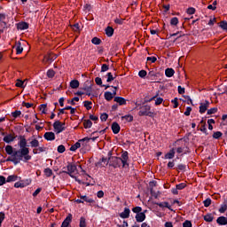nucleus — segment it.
<instances>
[{"label": "nucleus", "instance_id": "1", "mask_svg": "<svg viewBox=\"0 0 227 227\" xmlns=\"http://www.w3.org/2000/svg\"><path fill=\"white\" fill-rule=\"evenodd\" d=\"M20 146V150L13 151V147L12 145L5 146V152L7 155H11L7 160L13 162L14 164H19L20 160L24 162H27V160H31V155H29V148H27V140L26 137H20V141L18 143Z\"/></svg>", "mask_w": 227, "mask_h": 227}, {"label": "nucleus", "instance_id": "2", "mask_svg": "<svg viewBox=\"0 0 227 227\" xmlns=\"http://www.w3.org/2000/svg\"><path fill=\"white\" fill-rule=\"evenodd\" d=\"M122 164V168H129V153L124 152L121 155L120 158L114 157L113 158V163L112 166L113 168H120Z\"/></svg>", "mask_w": 227, "mask_h": 227}, {"label": "nucleus", "instance_id": "3", "mask_svg": "<svg viewBox=\"0 0 227 227\" xmlns=\"http://www.w3.org/2000/svg\"><path fill=\"white\" fill-rule=\"evenodd\" d=\"M30 146L33 149V153L36 155V153H42V152H45V149L43 147H40V142L36 138H30L29 139Z\"/></svg>", "mask_w": 227, "mask_h": 227}, {"label": "nucleus", "instance_id": "4", "mask_svg": "<svg viewBox=\"0 0 227 227\" xmlns=\"http://www.w3.org/2000/svg\"><path fill=\"white\" fill-rule=\"evenodd\" d=\"M67 175H69V176H71L72 178H74L76 182H78V184H82L81 179H78L77 177L74 176V172L77 171V166H75V164L74 163H68L67 166Z\"/></svg>", "mask_w": 227, "mask_h": 227}, {"label": "nucleus", "instance_id": "5", "mask_svg": "<svg viewBox=\"0 0 227 227\" xmlns=\"http://www.w3.org/2000/svg\"><path fill=\"white\" fill-rule=\"evenodd\" d=\"M53 129L56 134H61L65 130V122L57 121L53 123Z\"/></svg>", "mask_w": 227, "mask_h": 227}, {"label": "nucleus", "instance_id": "6", "mask_svg": "<svg viewBox=\"0 0 227 227\" xmlns=\"http://www.w3.org/2000/svg\"><path fill=\"white\" fill-rule=\"evenodd\" d=\"M31 184V179H26L24 181L21 182H17L14 184V187L16 189H23V187H27V185H29Z\"/></svg>", "mask_w": 227, "mask_h": 227}, {"label": "nucleus", "instance_id": "7", "mask_svg": "<svg viewBox=\"0 0 227 227\" xmlns=\"http://www.w3.org/2000/svg\"><path fill=\"white\" fill-rule=\"evenodd\" d=\"M114 90H113V92H110V91L105 92V98L108 102H110L112 98H114V97H116V90H118V87H114Z\"/></svg>", "mask_w": 227, "mask_h": 227}, {"label": "nucleus", "instance_id": "8", "mask_svg": "<svg viewBox=\"0 0 227 227\" xmlns=\"http://www.w3.org/2000/svg\"><path fill=\"white\" fill-rule=\"evenodd\" d=\"M209 106H210V102H208L207 100L204 103H200V113L201 114H203V113H206L207 109H208Z\"/></svg>", "mask_w": 227, "mask_h": 227}, {"label": "nucleus", "instance_id": "9", "mask_svg": "<svg viewBox=\"0 0 227 227\" xmlns=\"http://www.w3.org/2000/svg\"><path fill=\"white\" fill-rule=\"evenodd\" d=\"M121 219H129L130 217V208L125 207L123 212L120 213Z\"/></svg>", "mask_w": 227, "mask_h": 227}, {"label": "nucleus", "instance_id": "10", "mask_svg": "<svg viewBox=\"0 0 227 227\" xmlns=\"http://www.w3.org/2000/svg\"><path fill=\"white\" fill-rule=\"evenodd\" d=\"M150 106H145L144 107L141 108V110L139 111V115L140 116H148L150 114Z\"/></svg>", "mask_w": 227, "mask_h": 227}, {"label": "nucleus", "instance_id": "11", "mask_svg": "<svg viewBox=\"0 0 227 227\" xmlns=\"http://www.w3.org/2000/svg\"><path fill=\"white\" fill-rule=\"evenodd\" d=\"M145 212H146V210L145 212L138 213L136 215L135 219H136L137 223H143V221H145V219H146V215L145 214Z\"/></svg>", "mask_w": 227, "mask_h": 227}, {"label": "nucleus", "instance_id": "12", "mask_svg": "<svg viewBox=\"0 0 227 227\" xmlns=\"http://www.w3.org/2000/svg\"><path fill=\"white\" fill-rule=\"evenodd\" d=\"M43 137L46 141H54L56 139V135L54 132H46Z\"/></svg>", "mask_w": 227, "mask_h": 227}, {"label": "nucleus", "instance_id": "13", "mask_svg": "<svg viewBox=\"0 0 227 227\" xmlns=\"http://www.w3.org/2000/svg\"><path fill=\"white\" fill-rule=\"evenodd\" d=\"M72 223V214H69L63 221L61 227H68Z\"/></svg>", "mask_w": 227, "mask_h": 227}, {"label": "nucleus", "instance_id": "14", "mask_svg": "<svg viewBox=\"0 0 227 227\" xmlns=\"http://www.w3.org/2000/svg\"><path fill=\"white\" fill-rule=\"evenodd\" d=\"M216 223H217V224H220V226H226V224H227V218L224 217V216H219L216 219Z\"/></svg>", "mask_w": 227, "mask_h": 227}, {"label": "nucleus", "instance_id": "15", "mask_svg": "<svg viewBox=\"0 0 227 227\" xmlns=\"http://www.w3.org/2000/svg\"><path fill=\"white\" fill-rule=\"evenodd\" d=\"M114 100L119 104V106H125L127 104V100L121 97H115Z\"/></svg>", "mask_w": 227, "mask_h": 227}, {"label": "nucleus", "instance_id": "16", "mask_svg": "<svg viewBox=\"0 0 227 227\" xmlns=\"http://www.w3.org/2000/svg\"><path fill=\"white\" fill-rule=\"evenodd\" d=\"M4 143H12V141H15V135L9 134L4 137Z\"/></svg>", "mask_w": 227, "mask_h": 227}, {"label": "nucleus", "instance_id": "17", "mask_svg": "<svg viewBox=\"0 0 227 227\" xmlns=\"http://www.w3.org/2000/svg\"><path fill=\"white\" fill-rule=\"evenodd\" d=\"M120 129H121L120 124H118V122H113L112 130H113L114 134H119Z\"/></svg>", "mask_w": 227, "mask_h": 227}, {"label": "nucleus", "instance_id": "18", "mask_svg": "<svg viewBox=\"0 0 227 227\" xmlns=\"http://www.w3.org/2000/svg\"><path fill=\"white\" fill-rule=\"evenodd\" d=\"M175 149H171L168 153H167L164 156V159L166 160H171L175 158Z\"/></svg>", "mask_w": 227, "mask_h": 227}, {"label": "nucleus", "instance_id": "19", "mask_svg": "<svg viewBox=\"0 0 227 227\" xmlns=\"http://www.w3.org/2000/svg\"><path fill=\"white\" fill-rule=\"evenodd\" d=\"M160 208H168V210H171V205H169V202H158L156 203Z\"/></svg>", "mask_w": 227, "mask_h": 227}, {"label": "nucleus", "instance_id": "20", "mask_svg": "<svg viewBox=\"0 0 227 227\" xmlns=\"http://www.w3.org/2000/svg\"><path fill=\"white\" fill-rule=\"evenodd\" d=\"M27 27H29V25H27V23L26 22H20V23H18L17 25V28L20 29V31H24V29H27Z\"/></svg>", "mask_w": 227, "mask_h": 227}, {"label": "nucleus", "instance_id": "21", "mask_svg": "<svg viewBox=\"0 0 227 227\" xmlns=\"http://www.w3.org/2000/svg\"><path fill=\"white\" fill-rule=\"evenodd\" d=\"M165 75H166V77H173V75H175V69L167 68L165 70Z\"/></svg>", "mask_w": 227, "mask_h": 227}, {"label": "nucleus", "instance_id": "22", "mask_svg": "<svg viewBox=\"0 0 227 227\" xmlns=\"http://www.w3.org/2000/svg\"><path fill=\"white\" fill-rule=\"evenodd\" d=\"M106 36H113V35H114V28H113V27H107L106 28Z\"/></svg>", "mask_w": 227, "mask_h": 227}, {"label": "nucleus", "instance_id": "23", "mask_svg": "<svg viewBox=\"0 0 227 227\" xmlns=\"http://www.w3.org/2000/svg\"><path fill=\"white\" fill-rule=\"evenodd\" d=\"M80 198L82 201H86V203H93L95 201V200H93V199H91L86 195H81Z\"/></svg>", "mask_w": 227, "mask_h": 227}, {"label": "nucleus", "instance_id": "24", "mask_svg": "<svg viewBox=\"0 0 227 227\" xmlns=\"http://www.w3.org/2000/svg\"><path fill=\"white\" fill-rule=\"evenodd\" d=\"M70 87L73 89V90H77V88L79 87V81L77 80H72L70 82Z\"/></svg>", "mask_w": 227, "mask_h": 227}, {"label": "nucleus", "instance_id": "25", "mask_svg": "<svg viewBox=\"0 0 227 227\" xmlns=\"http://www.w3.org/2000/svg\"><path fill=\"white\" fill-rule=\"evenodd\" d=\"M93 125V122H91L90 120H85L83 121V126L84 129H91V126Z\"/></svg>", "mask_w": 227, "mask_h": 227}, {"label": "nucleus", "instance_id": "26", "mask_svg": "<svg viewBox=\"0 0 227 227\" xmlns=\"http://www.w3.org/2000/svg\"><path fill=\"white\" fill-rule=\"evenodd\" d=\"M19 178V176H17L16 175H12V176H9L6 179V182L7 183H10V182H17V179Z\"/></svg>", "mask_w": 227, "mask_h": 227}, {"label": "nucleus", "instance_id": "27", "mask_svg": "<svg viewBox=\"0 0 227 227\" xmlns=\"http://www.w3.org/2000/svg\"><path fill=\"white\" fill-rule=\"evenodd\" d=\"M39 109L43 114H47V105L45 104L41 105Z\"/></svg>", "mask_w": 227, "mask_h": 227}, {"label": "nucleus", "instance_id": "28", "mask_svg": "<svg viewBox=\"0 0 227 227\" xmlns=\"http://www.w3.org/2000/svg\"><path fill=\"white\" fill-rule=\"evenodd\" d=\"M23 51H24V48H22V45H20V43H19L16 46V53L22 54Z\"/></svg>", "mask_w": 227, "mask_h": 227}, {"label": "nucleus", "instance_id": "29", "mask_svg": "<svg viewBox=\"0 0 227 227\" xmlns=\"http://www.w3.org/2000/svg\"><path fill=\"white\" fill-rule=\"evenodd\" d=\"M81 146V143L76 142L74 145H72L70 147V151L71 152H75L76 150H78V148Z\"/></svg>", "mask_w": 227, "mask_h": 227}, {"label": "nucleus", "instance_id": "30", "mask_svg": "<svg viewBox=\"0 0 227 227\" xmlns=\"http://www.w3.org/2000/svg\"><path fill=\"white\" fill-rule=\"evenodd\" d=\"M142 211H143V208L141 207H135L132 208V212L137 215L141 214Z\"/></svg>", "mask_w": 227, "mask_h": 227}, {"label": "nucleus", "instance_id": "31", "mask_svg": "<svg viewBox=\"0 0 227 227\" xmlns=\"http://www.w3.org/2000/svg\"><path fill=\"white\" fill-rule=\"evenodd\" d=\"M204 221L207 223H212V221H214V216H212V215H206L204 216Z\"/></svg>", "mask_w": 227, "mask_h": 227}, {"label": "nucleus", "instance_id": "32", "mask_svg": "<svg viewBox=\"0 0 227 227\" xmlns=\"http://www.w3.org/2000/svg\"><path fill=\"white\" fill-rule=\"evenodd\" d=\"M178 18L174 17L170 20V26H178Z\"/></svg>", "mask_w": 227, "mask_h": 227}, {"label": "nucleus", "instance_id": "33", "mask_svg": "<svg viewBox=\"0 0 227 227\" xmlns=\"http://www.w3.org/2000/svg\"><path fill=\"white\" fill-rule=\"evenodd\" d=\"M20 114H22V112H20L19 110H16V111L12 113V116L14 119L19 118L20 116Z\"/></svg>", "mask_w": 227, "mask_h": 227}, {"label": "nucleus", "instance_id": "34", "mask_svg": "<svg viewBox=\"0 0 227 227\" xmlns=\"http://www.w3.org/2000/svg\"><path fill=\"white\" fill-rule=\"evenodd\" d=\"M54 75H56V72H54V70L49 69L47 71V77H49L50 79H52V77H54Z\"/></svg>", "mask_w": 227, "mask_h": 227}, {"label": "nucleus", "instance_id": "35", "mask_svg": "<svg viewBox=\"0 0 227 227\" xmlns=\"http://www.w3.org/2000/svg\"><path fill=\"white\" fill-rule=\"evenodd\" d=\"M217 22L215 17H210L209 21L207 22V26H214Z\"/></svg>", "mask_w": 227, "mask_h": 227}, {"label": "nucleus", "instance_id": "36", "mask_svg": "<svg viewBox=\"0 0 227 227\" xmlns=\"http://www.w3.org/2000/svg\"><path fill=\"white\" fill-rule=\"evenodd\" d=\"M101 42H102V41H101L99 38H98V37H94V38H92V40H91V43H92L94 45H100Z\"/></svg>", "mask_w": 227, "mask_h": 227}, {"label": "nucleus", "instance_id": "37", "mask_svg": "<svg viewBox=\"0 0 227 227\" xmlns=\"http://www.w3.org/2000/svg\"><path fill=\"white\" fill-rule=\"evenodd\" d=\"M44 175L45 176H52V169L47 168L44 169Z\"/></svg>", "mask_w": 227, "mask_h": 227}, {"label": "nucleus", "instance_id": "38", "mask_svg": "<svg viewBox=\"0 0 227 227\" xmlns=\"http://www.w3.org/2000/svg\"><path fill=\"white\" fill-rule=\"evenodd\" d=\"M91 101H84L83 106L86 107L87 111H90L91 109Z\"/></svg>", "mask_w": 227, "mask_h": 227}, {"label": "nucleus", "instance_id": "39", "mask_svg": "<svg viewBox=\"0 0 227 227\" xmlns=\"http://www.w3.org/2000/svg\"><path fill=\"white\" fill-rule=\"evenodd\" d=\"M223 137V133L221 131H216L213 134L214 139H219V137Z\"/></svg>", "mask_w": 227, "mask_h": 227}, {"label": "nucleus", "instance_id": "40", "mask_svg": "<svg viewBox=\"0 0 227 227\" xmlns=\"http://www.w3.org/2000/svg\"><path fill=\"white\" fill-rule=\"evenodd\" d=\"M80 227H86V218L84 217H81L80 218V224H79Z\"/></svg>", "mask_w": 227, "mask_h": 227}, {"label": "nucleus", "instance_id": "41", "mask_svg": "<svg viewBox=\"0 0 227 227\" xmlns=\"http://www.w3.org/2000/svg\"><path fill=\"white\" fill-rule=\"evenodd\" d=\"M106 75H107V79H106L107 82H112V81H114V76H113L112 73H107Z\"/></svg>", "mask_w": 227, "mask_h": 227}, {"label": "nucleus", "instance_id": "42", "mask_svg": "<svg viewBox=\"0 0 227 227\" xmlns=\"http://www.w3.org/2000/svg\"><path fill=\"white\" fill-rule=\"evenodd\" d=\"M227 210V205L226 204H223L221 206V207L219 208V212L220 214H224Z\"/></svg>", "mask_w": 227, "mask_h": 227}, {"label": "nucleus", "instance_id": "43", "mask_svg": "<svg viewBox=\"0 0 227 227\" xmlns=\"http://www.w3.org/2000/svg\"><path fill=\"white\" fill-rule=\"evenodd\" d=\"M171 102L173 103L174 109H176V107H178V98H175Z\"/></svg>", "mask_w": 227, "mask_h": 227}, {"label": "nucleus", "instance_id": "44", "mask_svg": "<svg viewBox=\"0 0 227 227\" xmlns=\"http://www.w3.org/2000/svg\"><path fill=\"white\" fill-rule=\"evenodd\" d=\"M219 26H220V27L223 28L224 31H227V22H226V21H221Z\"/></svg>", "mask_w": 227, "mask_h": 227}, {"label": "nucleus", "instance_id": "45", "mask_svg": "<svg viewBox=\"0 0 227 227\" xmlns=\"http://www.w3.org/2000/svg\"><path fill=\"white\" fill-rule=\"evenodd\" d=\"M65 150H66L65 145H60L58 146L59 153H65Z\"/></svg>", "mask_w": 227, "mask_h": 227}, {"label": "nucleus", "instance_id": "46", "mask_svg": "<svg viewBox=\"0 0 227 227\" xmlns=\"http://www.w3.org/2000/svg\"><path fill=\"white\" fill-rule=\"evenodd\" d=\"M176 188L177 189V191H182V189H185V183L176 184Z\"/></svg>", "mask_w": 227, "mask_h": 227}, {"label": "nucleus", "instance_id": "47", "mask_svg": "<svg viewBox=\"0 0 227 227\" xmlns=\"http://www.w3.org/2000/svg\"><path fill=\"white\" fill-rule=\"evenodd\" d=\"M122 120H126L127 121H132L134 120V117L132 115H125L122 116Z\"/></svg>", "mask_w": 227, "mask_h": 227}, {"label": "nucleus", "instance_id": "48", "mask_svg": "<svg viewBox=\"0 0 227 227\" xmlns=\"http://www.w3.org/2000/svg\"><path fill=\"white\" fill-rule=\"evenodd\" d=\"M217 113V107H213L207 110V114H215Z\"/></svg>", "mask_w": 227, "mask_h": 227}, {"label": "nucleus", "instance_id": "49", "mask_svg": "<svg viewBox=\"0 0 227 227\" xmlns=\"http://www.w3.org/2000/svg\"><path fill=\"white\" fill-rule=\"evenodd\" d=\"M191 111H192V108L191 106H187L184 112V116H191Z\"/></svg>", "mask_w": 227, "mask_h": 227}, {"label": "nucleus", "instance_id": "50", "mask_svg": "<svg viewBox=\"0 0 227 227\" xmlns=\"http://www.w3.org/2000/svg\"><path fill=\"white\" fill-rule=\"evenodd\" d=\"M183 227H192V223H191V221H189V220H186L183 223Z\"/></svg>", "mask_w": 227, "mask_h": 227}, {"label": "nucleus", "instance_id": "51", "mask_svg": "<svg viewBox=\"0 0 227 227\" xmlns=\"http://www.w3.org/2000/svg\"><path fill=\"white\" fill-rule=\"evenodd\" d=\"M107 118H109V115H107V114H102L100 116L101 121H106Z\"/></svg>", "mask_w": 227, "mask_h": 227}, {"label": "nucleus", "instance_id": "52", "mask_svg": "<svg viewBox=\"0 0 227 227\" xmlns=\"http://www.w3.org/2000/svg\"><path fill=\"white\" fill-rule=\"evenodd\" d=\"M164 102V99L162 98H157L155 100V106H160Z\"/></svg>", "mask_w": 227, "mask_h": 227}, {"label": "nucleus", "instance_id": "53", "mask_svg": "<svg viewBox=\"0 0 227 227\" xmlns=\"http://www.w3.org/2000/svg\"><path fill=\"white\" fill-rule=\"evenodd\" d=\"M195 12H196V9H194V8H192V7H190V8H188V10H187L188 15H194Z\"/></svg>", "mask_w": 227, "mask_h": 227}, {"label": "nucleus", "instance_id": "54", "mask_svg": "<svg viewBox=\"0 0 227 227\" xmlns=\"http://www.w3.org/2000/svg\"><path fill=\"white\" fill-rule=\"evenodd\" d=\"M204 207H208L209 205H212V200L207 199L203 201Z\"/></svg>", "mask_w": 227, "mask_h": 227}, {"label": "nucleus", "instance_id": "55", "mask_svg": "<svg viewBox=\"0 0 227 227\" xmlns=\"http://www.w3.org/2000/svg\"><path fill=\"white\" fill-rule=\"evenodd\" d=\"M109 70V66L107 64H103L101 67V72H107Z\"/></svg>", "mask_w": 227, "mask_h": 227}, {"label": "nucleus", "instance_id": "56", "mask_svg": "<svg viewBox=\"0 0 227 227\" xmlns=\"http://www.w3.org/2000/svg\"><path fill=\"white\" fill-rule=\"evenodd\" d=\"M177 90L179 95H184V93H185V88H183L182 86H178Z\"/></svg>", "mask_w": 227, "mask_h": 227}, {"label": "nucleus", "instance_id": "57", "mask_svg": "<svg viewBox=\"0 0 227 227\" xmlns=\"http://www.w3.org/2000/svg\"><path fill=\"white\" fill-rule=\"evenodd\" d=\"M6 184V177L0 176V185H4Z\"/></svg>", "mask_w": 227, "mask_h": 227}, {"label": "nucleus", "instance_id": "58", "mask_svg": "<svg viewBox=\"0 0 227 227\" xmlns=\"http://www.w3.org/2000/svg\"><path fill=\"white\" fill-rule=\"evenodd\" d=\"M16 86L17 88H22V86H24V82L21 80H18L16 82Z\"/></svg>", "mask_w": 227, "mask_h": 227}, {"label": "nucleus", "instance_id": "59", "mask_svg": "<svg viewBox=\"0 0 227 227\" xmlns=\"http://www.w3.org/2000/svg\"><path fill=\"white\" fill-rule=\"evenodd\" d=\"M138 75H139V77H142V78L146 77V71H145V70L139 71Z\"/></svg>", "mask_w": 227, "mask_h": 227}, {"label": "nucleus", "instance_id": "60", "mask_svg": "<svg viewBox=\"0 0 227 227\" xmlns=\"http://www.w3.org/2000/svg\"><path fill=\"white\" fill-rule=\"evenodd\" d=\"M147 61H151V63H155V61H157V57H147Z\"/></svg>", "mask_w": 227, "mask_h": 227}, {"label": "nucleus", "instance_id": "61", "mask_svg": "<svg viewBox=\"0 0 227 227\" xmlns=\"http://www.w3.org/2000/svg\"><path fill=\"white\" fill-rule=\"evenodd\" d=\"M53 60L54 59L51 58V55H49V56H45L43 61L45 63L47 61H53Z\"/></svg>", "mask_w": 227, "mask_h": 227}, {"label": "nucleus", "instance_id": "62", "mask_svg": "<svg viewBox=\"0 0 227 227\" xmlns=\"http://www.w3.org/2000/svg\"><path fill=\"white\" fill-rule=\"evenodd\" d=\"M95 82H96V84H98V86H101V84H102V78L97 77V78L95 79Z\"/></svg>", "mask_w": 227, "mask_h": 227}, {"label": "nucleus", "instance_id": "63", "mask_svg": "<svg viewBox=\"0 0 227 227\" xmlns=\"http://www.w3.org/2000/svg\"><path fill=\"white\" fill-rule=\"evenodd\" d=\"M114 22L115 24H123V20L117 18L114 20Z\"/></svg>", "mask_w": 227, "mask_h": 227}, {"label": "nucleus", "instance_id": "64", "mask_svg": "<svg viewBox=\"0 0 227 227\" xmlns=\"http://www.w3.org/2000/svg\"><path fill=\"white\" fill-rule=\"evenodd\" d=\"M98 198H104V192L103 191H98L97 193Z\"/></svg>", "mask_w": 227, "mask_h": 227}]
</instances>
